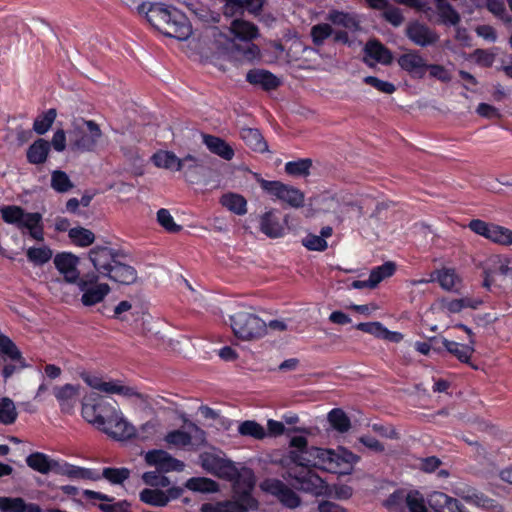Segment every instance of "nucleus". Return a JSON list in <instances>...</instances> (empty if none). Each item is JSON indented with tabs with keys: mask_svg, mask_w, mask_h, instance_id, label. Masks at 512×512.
<instances>
[{
	"mask_svg": "<svg viewBox=\"0 0 512 512\" xmlns=\"http://www.w3.org/2000/svg\"><path fill=\"white\" fill-rule=\"evenodd\" d=\"M306 218L330 215L338 222L375 223L401 221L402 211L392 201H378L368 192H321L311 196L303 210Z\"/></svg>",
	"mask_w": 512,
	"mask_h": 512,
	"instance_id": "1",
	"label": "nucleus"
},
{
	"mask_svg": "<svg viewBox=\"0 0 512 512\" xmlns=\"http://www.w3.org/2000/svg\"><path fill=\"white\" fill-rule=\"evenodd\" d=\"M290 447L295 448L288 452L287 458L293 464L287 470V477L291 485L297 490L322 495L326 491L325 481L311 468L307 459L308 441L304 436H294L290 440Z\"/></svg>",
	"mask_w": 512,
	"mask_h": 512,
	"instance_id": "2",
	"label": "nucleus"
},
{
	"mask_svg": "<svg viewBox=\"0 0 512 512\" xmlns=\"http://www.w3.org/2000/svg\"><path fill=\"white\" fill-rule=\"evenodd\" d=\"M137 11L166 37L179 41L187 40L193 33L192 25L187 16L174 6L159 2H143Z\"/></svg>",
	"mask_w": 512,
	"mask_h": 512,
	"instance_id": "3",
	"label": "nucleus"
},
{
	"mask_svg": "<svg viewBox=\"0 0 512 512\" xmlns=\"http://www.w3.org/2000/svg\"><path fill=\"white\" fill-rule=\"evenodd\" d=\"M202 466L216 476L232 482V495L236 496L237 491L238 494L247 493L250 497H254L256 480L251 469L244 468L240 471L233 462L216 457H207L203 460Z\"/></svg>",
	"mask_w": 512,
	"mask_h": 512,
	"instance_id": "4",
	"label": "nucleus"
},
{
	"mask_svg": "<svg viewBox=\"0 0 512 512\" xmlns=\"http://www.w3.org/2000/svg\"><path fill=\"white\" fill-rule=\"evenodd\" d=\"M101 137L102 131L95 121L75 120L69 130L70 148L78 152L94 151Z\"/></svg>",
	"mask_w": 512,
	"mask_h": 512,
	"instance_id": "5",
	"label": "nucleus"
},
{
	"mask_svg": "<svg viewBox=\"0 0 512 512\" xmlns=\"http://www.w3.org/2000/svg\"><path fill=\"white\" fill-rule=\"evenodd\" d=\"M316 456L322 470L338 475L351 474L359 461V456L343 447L338 450L316 449Z\"/></svg>",
	"mask_w": 512,
	"mask_h": 512,
	"instance_id": "6",
	"label": "nucleus"
},
{
	"mask_svg": "<svg viewBox=\"0 0 512 512\" xmlns=\"http://www.w3.org/2000/svg\"><path fill=\"white\" fill-rule=\"evenodd\" d=\"M116 407L97 393L86 395L82 400L81 415L85 421L98 430L112 421Z\"/></svg>",
	"mask_w": 512,
	"mask_h": 512,
	"instance_id": "7",
	"label": "nucleus"
},
{
	"mask_svg": "<svg viewBox=\"0 0 512 512\" xmlns=\"http://www.w3.org/2000/svg\"><path fill=\"white\" fill-rule=\"evenodd\" d=\"M231 328L237 338L253 340L266 334L267 325L255 314L238 312L231 317Z\"/></svg>",
	"mask_w": 512,
	"mask_h": 512,
	"instance_id": "8",
	"label": "nucleus"
},
{
	"mask_svg": "<svg viewBox=\"0 0 512 512\" xmlns=\"http://www.w3.org/2000/svg\"><path fill=\"white\" fill-rule=\"evenodd\" d=\"M258 508L259 501L255 497H250L247 493H239L236 496L232 495L230 500L203 503L200 506V512H250Z\"/></svg>",
	"mask_w": 512,
	"mask_h": 512,
	"instance_id": "9",
	"label": "nucleus"
},
{
	"mask_svg": "<svg viewBox=\"0 0 512 512\" xmlns=\"http://www.w3.org/2000/svg\"><path fill=\"white\" fill-rule=\"evenodd\" d=\"M261 188L293 208L304 206L305 194L300 189L280 181L259 179Z\"/></svg>",
	"mask_w": 512,
	"mask_h": 512,
	"instance_id": "10",
	"label": "nucleus"
},
{
	"mask_svg": "<svg viewBox=\"0 0 512 512\" xmlns=\"http://www.w3.org/2000/svg\"><path fill=\"white\" fill-rule=\"evenodd\" d=\"M99 276L96 273H87L81 277L77 283L79 289L83 292L81 301L84 306H93L101 302L110 292V287L106 283H98Z\"/></svg>",
	"mask_w": 512,
	"mask_h": 512,
	"instance_id": "11",
	"label": "nucleus"
},
{
	"mask_svg": "<svg viewBox=\"0 0 512 512\" xmlns=\"http://www.w3.org/2000/svg\"><path fill=\"white\" fill-rule=\"evenodd\" d=\"M262 491L276 497L286 508L295 509L300 503V497L283 481L276 478H267L260 484Z\"/></svg>",
	"mask_w": 512,
	"mask_h": 512,
	"instance_id": "12",
	"label": "nucleus"
},
{
	"mask_svg": "<svg viewBox=\"0 0 512 512\" xmlns=\"http://www.w3.org/2000/svg\"><path fill=\"white\" fill-rule=\"evenodd\" d=\"M82 495L101 512H131L130 504L126 500L114 503V497L89 489L83 490Z\"/></svg>",
	"mask_w": 512,
	"mask_h": 512,
	"instance_id": "13",
	"label": "nucleus"
},
{
	"mask_svg": "<svg viewBox=\"0 0 512 512\" xmlns=\"http://www.w3.org/2000/svg\"><path fill=\"white\" fill-rule=\"evenodd\" d=\"M122 251L108 246H95L89 251V260L97 271V275L105 276Z\"/></svg>",
	"mask_w": 512,
	"mask_h": 512,
	"instance_id": "14",
	"label": "nucleus"
},
{
	"mask_svg": "<svg viewBox=\"0 0 512 512\" xmlns=\"http://www.w3.org/2000/svg\"><path fill=\"white\" fill-rule=\"evenodd\" d=\"M84 382L91 388L108 394H118L125 397L138 396L137 391L130 386H125L120 381H104L102 377L92 374L83 375Z\"/></svg>",
	"mask_w": 512,
	"mask_h": 512,
	"instance_id": "15",
	"label": "nucleus"
},
{
	"mask_svg": "<svg viewBox=\"0 0 512 512\" xmlns=\"http://www.w3.org/2000/svg\"><path fill=\"white\" fill-rule=\"evenodd\" d=\"M145 462L154 466L159 472L182 471L184 463L162 449L149 450L145 455Z\"/></svg>",
	"mask_w": 512,
	"mask_h": 512,
	"instance_id": "16",
	"label": "nucleus"
},
{
	"mask_svg": "<svg viewBox=\"0 0 512 512\" xmlns=\"http://www.w3.org/2000/svg\"><path fill=\"white\" fill-rule=\"evenodd\" d=\"M127 255L122 251L121 256L115 260L113 265L108 269L104 277L110 280L122 284L131 285L134 284L138 278L136 269L125 262Z\"/></svg>",
	"mask_w": 512,
	"mask_h": 512,
	"instance_id": "17",
	"label": "nucleus"
},
{
	"mask_svg": "<svg viewBox=\"0 0 512 512\" xmlns=\"http://www.w3.org/2000/svg\"><path fill=\"white\" fill-rule=\"evenodd\" d=\"M450 327L462 330L467 340V343L450 341V355L456 356L462 363H468L474 352L475 335L469 327L462 323H454L452 319H450Z\"/></svg>",
	"mask_w": 512,
	"mask_h": 512,
	"instance_id": "18",
	"label": "nucleus"
},
{
	"mask_svg": "<svg viewBox=\"0 0 512 512\" xmlns=\"http://www.w3.org/2000/svg\"><path fill=\"white\" fill-rule=\"evenodd\" d=\"M112 421L106 423L100 431L116 440H128L136 435L135 427L126 421L120 410L115 411Z\"/></svg>",
	"mask_w": 512,
	"mask_h": 512,
	"instance_id": "19",
	"label": "nucleus"
},
{
	"mask_svg": "<svg viewBox=\"0 0 512 512\" xmlns=\"http://www.w3.org/2000/svg\"><path fill=\"white\" fill-rule=\"evenodd\" d=\"M406 36L420 47L434 45L439 40L438 34L433 29L419 21H412L407 25Z\"/></svg>",
	"mask_w": 512,
	"mask_h": 512,
	"instance_id": "20",
	"label": "nucleus"
},
{
	"mask_svg": "<svg viewBox=\"0 0 512 512\" xmlns=\"http://www.w3.org/2000/svg\"><path fill=\"white\" fill-rule=\"evenodd\" d=\"M78 257L72 253L62 252L54 257L56 269L64 276L67 283L77 284L81 280L77 269Z\"/></svg>",
	"mask_w": 512,
	"mask_h": 512,
	"instance_id": "21",
	"label": "nucleus"
},
{
	"mask_svg": "<svg viewBox=\"0 0 512 512\" xmlns=\"http://www.w3.org/2000/svg\"><path fill=\"white\" fill-rule=\"evenodd\" d=\"M204 167V157L189 153L180 158L179 170L177 172H182V175L187 182L196 183L201 178Z\"/></svg>",
	"mask_w": 512,
	"mask_h": 512,
	"instance_id": "22",
	"label": "nucleus"
},
{
	"mask_svg": "<svg viewBox=\"0 0 512 512\" xmlns=\"http://www.w3.org/2000/svg\"><path fill=\"white\" fill-rule=\"evenodd\" d=\"M454 493L466 502L480 507L488 512H503L504 509L496 500L489 498L482 492L475 489L465 488L454 491Z\"/></svg>",
	"mask_w": 512,
	"mask_h": 512,
	"instance_id": "23",
	"label": "nucleus"
},
{
	"mask_svg": "<svg viewBox=\"0 0 512 512\" xmlns=\"http://www.w3.org/2000/svg\"><path fill=\"white\" fill-rule=\"evenodd\" d=\"M454 493L466 502L480 507L488 512H503L504 509L496 500L489 498L482 492L475 489L465 488L454 491Z\"/></svg>",
	"mask_w": 512,
	"mask_h": 512,
	"instance_id": "24",
	"label": "nucleus"
},
{
	"mask_svg": "<svg viewBox=\"0 0 512 512\" xmlns=\"http://www.w3.org/2000/svg\"><path fill=\"white\" fill-rule=\"evenodd\" d=\"M398 65L414 78H423L427 71L428 64L417 51H407L398 60Z\"/></svg>",
	"mask_w": 512,
	"mask_h": 512,
	"instance_id": "25",
	"label": "nucleus"
},
{
	"mask_svg": "<svg viewBox=\"0 0 512 512\" xmlns=\"http://www.w3.org/2000/svg\"><path fill=\"white\" fill-rule=\"evenodd\" d=\"M79 389V385L69 383L54 387L53 394L58 401L61 412L65 414H71L73 412Z\"/></svg>",
	"mask_w": 512,
	"mask_h": 512,
	"instance_id": "26",
	"label": "nucleus"
},
{
	"mask_svg": "<svg viewBox=\"0 0 512 512\" xmlns=\"http://www.w3.org/2000/svg\"><path fill=\"white\" fill-rule=\"evenodd\" d=\"M363 51L365 53L363 61L370 67H373L374 64L368 60V57L383 65L392 63L393 57L391 51L377 39L368 40Z\"/></svg>",
	"mask_w": 512,
	"mask_h": 512,
	"instance_id": "27",
	"label": "nucleus"
},
{
	"mask_svg": "<svg viewBox=\"0 0 512 512\" xmlns=\"http://www.w3.org/2000/svg\"><path fill=\"white\" fill-rule=\"evenodd\" d=\"M246 81L265 91L275 90L281 85V80L276 75L268 70L258 68L251 69L247 72Z\"/></svg>",
	"mask_w": 512,
	"mask_h": 512,
	"instance_id": "28",
	"label": "nucleus"
},
{
	"mask_svg": "<svg viewBox=\"0 0 512 512\" xmlns=\"http://www.w3.org/2000/svg\"><path fill=\"white\" fill-rule=\"evenodd\" d=\"M473 232L493 243L501 245L512 244V230L505 226H468Z\"/></svg>",
	"mask_w": 512,
	"mask_h": 512,
	"instance_id": "29",
	"label": "nucleus"
},
{
	"mask_svg": "<svg viewBox=\"0 0 512 512\" xmlns=\"http://www.w3.org/2000/svg\"><path fill=\"white\" fill-rule=\"evenodd\" d=\"M2 219L7 223L39 224L42 215L38 212L25 213L19 206H5L1 208Z\"/></svg>",
	"mask_w": 512,
	"mask_h": 512,
	"instance_id": "30",
	"label": "nucleus"
},
{
	"mask_svg": "<svg viewBox=\"0 0 512 512\" xmlns=\"http://www.w3.org/2000/svg\"><path fill=\"white\" fill-rule=\"evenodd\" d=\"M183 4L197 19L204 23L219 22L220 15L212 11L206 4L199 0H178Z\"/></svg>",
	"mask_w": 512,
	"mask_h": 512,
	"instance_id": "31",
	"label": "nucleus"
},
{
	"mask_svg": "<svg viewBox=\"0 0 512 512\" xmlns=\"http://www.w3.org/2000/svg\"><path fill=\"white\" fill-rule=\"evenodd\" d=\"M326 20L329 21L332 25L343 27L344 29L357 32L361 29L360 20L357 15L338 11L331 10L326 16Z\"/></svg>",
	"mask_w": 512,
	"mask_h": 512,
	"instance_id": "32",
	"label": "nucleus"
},
{
	"mask_svg": "<svg viewBox=\"0 0 512 512\" xmlns=\"http://www.w3.org/2000/svg\"><path fill=\"white\" fill-rule=\"evenodd\" d=\"M26 463L31 469L41 474H48L51 471L60 472L58 469L59 463L42 452H34L28 455Z\"/></svg>",
	"mask_w": 512,
	"mask_h": 512,
	"instance_id": "33",
	"label": "nucleus"
},
{
	"mask_svg": "<svg viewBox=\"0 0 512 512\" xmlns=\"http://www.w3.org/2000/svg\"><path fill=\"white\" fill-rule=\"evenodd\" d=\"M231 32L239 39L247 42L259 36L258 27L243 19H234L230 25Z\"/></svg>",
	"mask_w": 512,
	"mask_h": 512,
	"instance_id": "34",
	"label": "nucleus"
},
{
	"mask_svg": "<svg viewBox=\"0 0 512 512\" xmlns=\"http://www.w3.org/2000/svg\"><path fill=\"white\" fill-rule=\"evenodd\" d=\"M203 142L212 153L225 160H231L234 156L233 148L219 137L204 134Z\"/></svg>",
	"mask_w": 512,
	"mask_h": 512,
	"instance_id": "35",
	"label": "nucleus"
},
{
	"mask_svg": "<svg viewBox=\"0 0 512 512\" xmlns=\"http://www.w3.org/2000/svg\"><path fill=\"white\" fill-rule=\"evenodd\" d=\"M60 472L72 479H83L90 481L100 480L99 469L95 468H85L66 463Z\"/></svg>",
	"mask_w": 512,
	"mask_h": 512,
	"instance_id": "36",
	"label": "nucleus"
},
{
	"mask_svg": "<svg viewBox=\"0 0 512 512\" xmlns=\"http://www.w3.org/2000/svg\"><path fill=\"white\" fill-rule=\"evenodd\" d=\"M50 150L48 141L37 139L27 150V160L31 164H42L46 161Z\"/></svg>",
	"mask_w": 512,
	"mask_h": 512,
	"instance_id": "37",
	"label": "nucleus"
},
{
	"mask_svg": "<svg viewBox=\"0 0 512 512\" xmlns=\"http://www.w3.org/2000/svg\"><path fill=\"white\" fill-rule=\"evenodd\" d=\"M241 138L254 151L261 153L268 151V145L258 129L243 128Z\"/></svg>",
	"mask_w": 512,
	"mask_h": 512,
	"instance_id": "38",
	"label": "nucleus"
},
{
	"mask_svg": "<svg viewBox=\"0 0 512 512\" xmlns=\"http://www.w3.org/2000/svg\"><path fill=\"white\" fill-rule=\"evenodd\" d=\"M152 161L158 168L166 169L172 172L179 170L180 158L171 151L160 150L152 156Z\"/></svg>",
	"mask_w": 512,
	"mask_h": 512,
	"instance_id": "39",
	"label": "nucleus"
},
{
	"mask_svg": "<svg viewBox=\"0 0 512 512\" xmlns=\"http://www.w3.org/2000/svg\"><path fill=\"white\" fill-rule=\"evenodd\" d=\"M185 487L193 492L200 493H216L219 491V484L207 477H191L186 481Z\"/></svg>",
	"mask_w": 512,
	"mask_h": 512,
	"instance_id": "40",
	"label": "nucleus"
},
{
	"mask_svg": "<svg viewBox=\"0 0 512 512\" xmlns=\"http://www.w3.org/2000/svg\"><path fill=\"white\" fill-rule=\"evenodd\" d=\"M396 272V264L387 261L382 265L374 267L369 274L370 283L376 288L383 280L394 275Z\"/></svg>",
	"mask_w": 512,
	"mask_h": 512,
	"instance_id": "41",
	"label": "nucleus"
},
{
	"mask_svg": "<svg viewBox=\"0 0 512 512\" xmlns=\"http://www.w3.org/2000/svg\"><path fill=\"white\" fill-rule=\"evenodd\" d=\"M328 421L331 427L339 433H346L351 428L350 418L340 408H333L328 413Z\"/></svg>",
	"mask_w": 512,
	"mask_h": 512,
	"instance_id": "42",
	"label": "nucleus"
},
{
	"mask_svg": "<svg viewBox=\"0 0 512 512\" xmlns=\"http://www.w3.org/2000/svg\"><path fill=\"white\" fill-rule=\"evenodd\" d=\"M100 480L106 479L113 485H121L130 477V470L126 467H105L102 471L99 470Z\"/></svg>",
	"mask_w": 512,
	"mask_h": 512,
	"instance_id": "43",
	"label": "nucleus"
},
{
	"mask_svg": "<svg viewBox=\"0 0 512 512\" xmlns=\"http://www.w3.org/2000/svg\"><path fill=\"white\" fill-rule=\"evenodd\" d=\"M68 236L74 245L86 247L91 245L95 240V235L89 229L83 226H74L68 231Z\"/></svg>",
	"mask_w": 512,
	"mask_h": 512,
	"instance_id": "44",
	"label": "nucleus"
},
{
	"mask_svg": "<svg viewBox=\"0 0 512 512\" xmlns=\"http://www.w3.org/2000/svg\"><path fill=\"white\" fill-rule=\"evenodd\" d=\"M483 304V300L478 297L464 296L460 298H450V313H460L465 309L476 310Z\"/></svg>",
	"mask_w": 512,
	"mask_h": 512,
	"instance_id": "45",
	"label": "nucleus"
},
{
	"mask_svg": "<svg viewBox=\"0 0 512 512\" xmlns=\"http://www.w3.org/2000/svg\"><path fill=\"white\" fill-rule=\"evenodd\" d=\"M0 355L13 361H19L24 367V359L16 344L6 335L0 334Z\"/></svg>",
	"mask_w": 512,
	"mask_h": 512,
	"instance_id": "46",
	"label": "nucleus"
},
{
	"mask_svg": "<svg viewBox=\"0 0 512 512\" xmlns=\"http://www.w3.org/2000/svg\"><path fill=\"white\" fill-rule=\"evenodd\" d=\"M428 5L433 7L427 14L428 18L434 22L448 23V0H428Z\"/></svg>",
	"mask_w": 512,
	"mask_h": 512,
	"instance_id": "47",
	"label": "nucleus"
},
{
	"mask_svg": "<svg viewBox=\"0 0 512 512\" xmlns=\"http://www.w3.org/2000/svg\"><path fill=\"white\" fill-rule=\"evenodd\" d=\"M406 498L407 493L402 489H398L390 494L386 500H384L383 506L389 512H407Z\"/></svg>",
	"mask_w": 512,
	"mask_h": 512,
	"instance_id": "48",
	"label": "nucleus"
},
{
	"mask_svg": "<svg viewBox=\"0 0 512 512\" xmlns=\"http://www.w3.org/2000/svg\"><path fill=\"white\" fill-rule=\"evenodd\" d=\"M26 256L35 266H42L51 260L53 252L48 246L30 247L26 251Z\"/></svg>",
	"mask_w": 512,
	"mask_h": 512,
	"instance_id": "49",
	"label": "nucleus"
},
{
	"mask_svg": "<svg viewBox=\"0 0 512 512\" xmlns=\"http://www.w3.org/2000/svg\"><path fill=\"white\" fill-rule=\"evenodd\" d=\"M487 273L493 275H507L510 272L509 261L499 255L490 257L483 267Z\"/></svg>",
	"mask_w": 512,
	"mask_h": 512,
	"instance_id": "50",
	"label": "nucleus"
},
{
	"mask_svg": "<svg viewBox=\"0 0 512 512\" xmlns=\"http://www.w3.org/2000/svg\"><path fill=\"white\" fill-rule=\"evenodd\" d=\"M17 417L18 412L14 402L8 397L0 398V423L3 425L14 424Z\"/></svg>",
	"mask_w": 512,
	"mask_h": 512,
	"instance_id": "51",
	"label": "nucleus"
},
{
	"mask_svg": "<svg viewBox=\"0 0 512 512\" xmlns=\"http://www.w3.org/2000/svg\"><path fill=\"white\" fill-rule=\"evenodd\" d=\"M140 501L154 507H164L167 499L164 498V491L160 489H143L139 494Z\"/></svg>",
	"mask_w": 512,
	"mask_h": 512,
	"instance_id": "52",
	"label": "nucleus"
},
{
	"mask_svg": "<svg viewBox=\"0 0 512 512\" xmlns=\"http://www.w3.org/2000/svg\"><path fill=\"white\" fill-rule=\"evenodd\" d=\"M221 203L223 206L228 208L230 211L242 215L246 213V200L243 196L239 194H225L221 198Z\"/></svg>",
	"mask_w": 512,
	"mask_h": 512,
	"instance_id": "53",
	"label": "nucleus"
},
{
	"mask_svg": "<svg viewBox=\"0 0 512 512\" xmlns=\"http://www.w3.org/2000/svg\"><path fill=\"white\" fill-rule=\"evenodd\" d=\"M56 116V109L51 108L47 110L35 119L33 123V130L39 135L45 134L51 128Z\"/></svg>",
	"mask_w": 512,
	"mask_h": 512,
	"instance_id": "54",
	"label": "nucleus"
},
{
	"mask_svg": "<svg viewBox=\"0 0 512 512\" xmlns=\"http://www.w3.org/2000/svg\"><path fill=\"white\" fill-rule=\"evenodd\" d=\"M312 160L309 158L299 159L297 161L287 162L285 164V172L292 176L306 177L310 174Z\"/></svg>",
	"mask_w": 512,
	"mask_h": 512,
	"instance_id": "55",
	"label": "nucleus"
},
{
	"mask_svg": "<svg viewBox=\"0 0 512 512\" xmlns=\"http://www.w3.org/2000/svg\"><path fill=\"white\" fill-rule=\"evenodd\" d=\"M333 34V28L331 24L320 23L311 27L310 36L313 43L316 46L323 45L324 41Z\"/></svg>",
	"mask_w": 512,
	"mask_h": 512,
	"instance_id": "56",
	"label": "nucleus"
},
{
	"mask_svg": "<svg viewBox=\"0 0 512 512\" xmlns=\"http://www.w3.org/2000/svg\"><path fill=\"white\" fill-rule=\"evenodd\" d=\"M238 431L243 436H251L255 439H263L266 435L264 428L259 423L252 420L242 422Z\"/></svg>",
	"mask_w": 512,
	"mask_h": 512,
	"instance_id": "57",
	"label": "nucleus"
},
{
	"mask_svg": "<svg viewBox=\"0 0 512 512\" xmlns=\"http://www.w3.org/2000/svg\"><path fill=\"white\" fill-rule=\"evenodd\" d=\"M235 50L237 55L243 60L253 61L260 57L259 47L253 44L251 41L235 45Z\"/></svg>",
	"mask_w": 512,
	"mask_h": 512,
	"instance_id": "58",
	"label": "nucleus"
},
{
	"mask_svg": "<svg viewBox=\"0 0 512 512\" xmlns=\"http://www.w3.org/2000/svg\"><path fill=\"white\" fill-rule=\"evenodd\" d=\"M301 243L309 251L323 252L328 247L327 241L322 236L313 233L302 238Z\"/></svg>",
	"mask_w": 512,
	"mask_h": 512,
	"instance_id": "59",
	"label": "nucleus"
},
{
	"mask_svg": "<svg viewBox=\"0 0 512 512\" xmlns=\"http://www.w3.org/2000/svg\"><path fill=\"white\" fill-rule=\"evenodd\" d=\"M407 512H427L423 496L418 491H410L406 498Z\"/></svg>",
	"mask_w": 512,
	"mask_h": 512,
	"instance_id": "60",
	"label": "nucleus"
},
{
	"mask_svg": "<svg viewBox=\"0 0 512 512\" xmlns=\"http://www.w3.org/2000/svg\"><path fill=\"white\" fill-rule=\"evenodd\" d=\"M162 472L157 471H147L142 475L143 482L151 487H168L170 485V479L164 475H161Z\"/></svg>",
	"mask_w": 512,
	"mask_h": 512,
	"instance_id": "61",
	"label": "nucleus"
},
{
	"mask_svg": "<svg viewBox=\"0 0 512 512\" xmlns=\"http://www.w3.org/2000/svg\"><path fill=\"white\" fill-rule=\"evenodd\" d=\"M51 186L58 192H67L73 188L68 175L63 171H54L51 176Z\"/></svg>",
	"mask_w": 512,
	"mask_h": 512,
	"instance_id": "62",
	"label": "nucleus"
},
{
	"mask_svg": "<svg viewBox=\"0 0 512 512\" xmlns=\"http://www.w3.org/2000/svg\"><path fill=\"white\" fill-rule=\"evenodd\" d=\"M25 501L21 497H0L1 512H24Z\"/></svg>",
	"mask_w": 512,
	"mask_h": 512,
	"instance_id": "63",
	"label": "nucleus"
},
{
	"mask_svg": "<svg viewBox=\"0 0 512 512\" xmlns=\"http://www.w3.org/2000/svg\"><path fill=\"white\" fill-rule=\"evenodd\" d=\"M166 441L175 446H188L192 442L191 435L183 430H174L167 434Z\"/></svg>",
	"mask_w": 512,
	"mask_h": 512,
	"instance_id": "64",
	"label": "nucleus"
}]
</instances>
